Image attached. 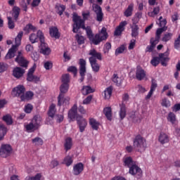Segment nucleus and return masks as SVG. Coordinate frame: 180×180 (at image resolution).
Masks as SVG:
<instances>
[{
  "label": "nucleus",
  "instance_id": "1",
  "mask_svg": "<svg viewBox=\"0 0 180 180\" xmlns=\"http://www.w3.org/2000/svg\"><path fill=\"white\" fill-rule=\"evenodd\" d=\"M80 29L86 30V36L89 41H91L92 44H94V46H98V44H101V41L107 40L109 36L108 34L106 27H103L101 32L95 35L92 32V29H91V27L89 26L85 27V25L83 24L82 26H80Z\"/></svg>",
  "mask_w": 180,
  "mask_h": 180
},
{
  "label": "nucleus",
  "instance_id": "2",
  "mask_svg": "<svg viewBox=\"0 0 180 180\" xmlns=\"http://www.w3.org/2000/svg\"><path fill=\"white\" fill-rule=\"evenodd\" d=\"M82 19L77 15H74L72 20L74 22L73 27H72V32L73 33H78V30L81 29V26L83 25H85V20H88L89 17L91 16V13L87 11L86 13H82Z\"/></svg>",
  "mask_w": 180,
  "mask_h": 180
},
{
  "label": "nucleus",
  "instance_id": "3",
  "mask_svg": "<svg viewBox=\"0 0 180 180\" xmlns=\"http://www.w3.org/2000/svg\"><path fill=\"white\" fill-rule=\"evenodd\" d=\"M43 123V118L40 115H35L31 122L25 125V129L27 131H34L35 130H39L41 127Z\"/></svg>",
  "mask_w": 180,
  "mask_h": 180
},
{
  "label": "nucleus",
  "instance_id": "4",
  "mask_svg": "<svg viewBox=\"0 0 180 180\" xmlns=\"http://www.w3.org/2000/svg\"><path fill=\"white\" fill-rule=\"evenodd\" d=\"M22 37H23V31L18 32V35L15 39V45H13L12 47L8 50V53L6 56V58H13L15 57V53L18 50L20 43L22 42Z\"/></svg>",
  "mask_w": 180,
  "mask_h": 180
},
{
  "label": "nucleus",
  "instance_id": "5",
  "mask_svg": "<svg viewBox=\"0 0 180 180\" xmlns=\"http://www.w3.org/2000/svg\"><path fill=\"white\" fill-rule=\"evenodd\" d=\"M160 61H161V64L163 67H167V63L169 61V58H168V53L167 52L160 53L159 57H153L150 61V64H152L153 67H157V65L160 64Z\"/></svg>",
  "mask_w": 180,
  "mask_h": 180
},
{
  "label": "nucleus",
  "instance_id": "6",
  "mask_svg": "<svg viewBox=\"0 0 180 180\" xmlns=\"http://www.w3.org/2000/svg\"><path fill=\"white\" fill-rule=\"evenodd\" d=\"M38 34L40 36V53L41 54H44V56H49L50 53H51V49L49 48L47 44L44 42V34L41 30H38Z\"/></svg>",
  "mask_w": 180,
  "mask_h": 180
},
{
  "label": "nucleus",
  "instance_id": "7",
  "mask_svg": "<svg viewBox=\"0 0 180 180\" xmlns=\"http://www.w3.org/2000/svg\"><path fill=\"white\" fill-rule=\"evenodd\" d=\"M70 88V84H62L60 86L59 96H58V106H61V105L64 104V94L68 92V89Z\"/></svg>",
  "mask_w": 180,
  "mask_h": 180
},
{
  "label": "nucleus",
  "instance_id": "8",
  "mask_svg": "<svg viewBox=\"0 0 180 180\" xmlns=\"http://www.w3.org/2000/svg\"><path fill=\"white\" fill-rule=\"evenodd\" d=\"M134 146L139 150H146L147 142L141 135H137L134 139Z\"/></svg>",
  "mask_w": 180,
  "mask_h": 180
},
{
  "label": "nucleus",
  "instance_id": "9",
  "mask_svg": "<svg viewBox=\"0 0 180 180\" xmlns=\"http://www.w3.org/2000/svg\"><path fill=\"white\" fill-rule=\"evenodd\" d=\"M12 154V146L9 144H2L0 148V156L6 158Z\"/></svg>",
  "mask_w": 180,
  "mask_h": 180
},
{
  "label": "nucleus",
  "instance_id": "10",
  "mask_svg": "<svg viewBox=\"0 0 180 180\" xmlns=\"http://www.w3.org/2000/svg\"><path fill=\"white\" fill-rule=\"evenodd\" d=\"M79 82H84L85 79V74L86 73V61L84 59H79Z\"/></svg>",
  "mask_w": 180,
  "mask_h": 180
},
{
  "label": "nucleus",
  "instance_id": "11",
  "mask_svg": "<svg viewBox=\"0 0 180 180\" xmlns=\"http://www.w3.org/2000/svg\"><path fill=\"white\" fill-rule=\"evenodd\" d=\"M68 116L70 119V122H75V119L77 120L78 116H82L78 115V105L77 103H75L71 109L68 111Z\"/></svg>",
  "mask_w": 180,
  "mask_h": 180
},
{
  "label": "nucleus",
  "instance_id": "12",
  "mask_svg": "<svg viewBox=\"0 0 180 180\" xmlns=\"http://www.w3.org/2000/svg\"><path fill=\"white\" fill-rule=\"evenodd\" d=\"M94 12L96 13V20L101 23L103 20V12L102 11V7L98 4H95L93 6Z\"/></svg>",
  "mask_w": 180,
  "mask_h": 180
},
{
  "label": "nucleus",
  "instance_id": "13",
  "mask_svg": "<svg viewBox=\"0 0 180 180\" xmlns=\"http://www.w3.org/2000/svg\"><path fill=\"white\" fill-rule=\"evenodd\" d=\"M15 61L20 67H23L24 68H27L28 62L25 57H23V53H22V51H18V56L15 58Z\"/></svg>",
  "mask_w": 180,
  "mask_h": 180
},
{
  "label": "nucleus",
  "instance_id": "14",
  "mask_svg": "<svg viewBox=\"0 0 180 180\" xmlns=\"http://www.w3.org/2000/svg\"><path fill=\"white\" fill-rule=\"evenodd\" d=\"M77 122L80 133H84V131H85V129H86V126L88 125L86 120L82 117V116H78L77 117Z\"/></svg>",
  "mask_w": 180,
  "mask_h": 180
},
{
  "label": "nucleus",
  "instance_id": "15",
  "mask_svg": "<svg viewBox=\"0 0 180 180\" xmlns=\"http://www.w3.org/2000/svg\"><path fill=\"white\" fill-rule=\"evenodd\" d=\"M26 91V89L25 88V86L23 85H18L16 87L13 89L12 91V95L15 96H18L20 98L22 95H25V91Z\"/></svg>",
  "mask_w": 180,
  "mask_h": 180
},
{
  "label": "nucleus",
  "instance_id": "16",
  "mask_svg": "<svg viewBox=\"0 0 180 180\" xmlns=\"http://www.w3.org/2000/svg\"><path fill=\"white\" fill-rule=\"evenodd\" d=\"M129 172L131 174V175H138V178H141V175H143V171L141 170V168H140L136 164L133 165L129 168Z\"/></svg>",
  "mask_w": 180,
  "mask_h": 180
},
{
  "label": "nucleus",
  "instance_id": "17",
  "mask_svg": "<svg viewBox=\"0 0 180 180\" xmlns=\"http://www.w3.org/2000/svg\"><path fill=\"white\" fill-rule=\"evenodd\" d=\"M84 164L82 162L77 163L73 166L72 174L73 175L78 176L84 172Z\"/></svg>",
  "mask_w": 180,
  "mask_h": 180
},
{
  "label": "nucleus",
  "instance_id": "18",
  "mask_svg": "<svg viewBox=\"0 0 180 180\" xmlns=\"http://www.w3.org/2000/svg\"><path fill=\"white\" fill-rule=\"evenodd\" d=\"M89 56H91L89 58V61H91V60H99V61H102V53L96 51L95 49L89 51Z\"/></svg>",
  "mask_w": 180,
  "mask_h": 180
},
{
  "label": "nucleus",
  "instance_id": "19",
  "mask_svg": "<svg viewBox=\"0 0 180 180\" xmlns=\"http://www.w3.org/2000/svg\"><path fill=\"white\" fill-rule=\"evenodd\" d=\"M127 25V21L124 20L121 22L116 27L114 32V36H122V33L124 32V27Z\"/></svg>",
  "mask_w": 180,
  "mask_h": 180
},
{
  "label": "nucleus",
  "instance_id": "20",
  "mask_svg": "<svg viewBox=\"0 0 180 180\" xmlns=\"http://www.w3.org/2000/svg\"><path fill=\"white\" fill-rule=\"evenodd\" d=\"M158 141L160 144H167L169 143V136L165 132H160L158 136Z\"/></svg>",
  "mask_w": 180,
  "mask_h": 180
},
{
  "label": "nucleus",
  "instance_id": "21",
  "mask_svg": "<svg viewBox=\"0 0 180 180\" xmlns=\"http://www.w3.org/2000/svg\"><path fill=\"white\" fill-rule=\"evenodd\" d=\"M136 78L138 81H142V79L146 78V71H144L140 66L136 68Z\"/></svg>",
  "mask_w": 180,
  "mask_h": 180
},
{
  "label": "nucleus",
  "instance_id": "22",
  "mask_svg": "<svg viewBox=\"0 0 180 180\" xmlns=\"http://www.w3.org/2000/svg\"><path fill=\"white\" fill-rule=\"evenodd\" d=\"M122 161L124 167H127V168H130L132 165H134L133 158L130 156L124 157Z\"/></svg>",
  "mask_w": 180,
  "mask_h": 180
},
{
  "label": "nucleus",
  "instance_id": "23",
  "mask_svg": "<svg viewBox=\"0 0 180 180\" xmlns=\"http://www.w3.org/2000/svg\"><path fill=\"white\" fill-rule=\"evenodd\" d=\"M33 96H34L33 91H28L25 92V94L20 96V99L22 102H25V101H30L33 99Z\"/></svg>",
  "mask_w": 180,
  "mask_h": 180
},
{
  "label": "nucleus",
  "instance_id": "24",
  "mask_svg": "<svg viewBox=\"0 0 180 180\" xmlns=\"http://www.w3.org/2000/svg\"><path fill=\"white\" fill-rule=\"evenodd\" d=\"M127 113V110H126V104L124 103L120 104L119 116H120V120H123V119L126 117Z\"/></svg>",
  "mask_w": 180,
  "mask_h": 180
},
{
  "label": "nucleus",
  "instance_id": "25",
  "mask_svg": "<svg viewBox=\"0 0 180 180\" xmlns=\"http://www.w3.org/2000/svg\"><path fill=\"white\" fill-rule=\"evenodd\" d=\"M23 74H25V70L19 67L14 68L13 71V75L15 78H20V77H23Z\"/></svg>",
  "mask_w": 180,
  "mask_h": 180
},
{
  "label": "nucleus",
  "instance_id": "26",
  "mask_svg": "<svg viewBox=\"0 0 180 180\" xmlns=\"http://www.w3.org/2000/svg\"><path fill=\"white\" fill-rule=\"evenodd\" d=\"M49 34L51 37L55 39H60V32H58V28L57 27H52L49 29Z\"/></svg>",
  "mask_w": 180,
  "mask_h": 180
},
{
  "label": "nucleus",
  "instance_id": "27",
  "mask_svg": "<svg viewBox=\"0 0 180 180\" xmlns=\"http://www.w3.org/2000/svg\"><path fill=\"white\" fill-rule=\"evenodd\" d=\"M64 148L66 153L72 148V139L71 137H67L65 139Z\"/></svg>",
  "mask_w": 180,
  "mask_h": 180
},
{
  "label": "nucleus",
  "instance_id": "28",
  "mask_svg": "<svg viewBox=\"0 0 180 180\" xmlns=\"http://www.w3.org/2000/svg\"><path fill=\"white\" fill-rule=\"evenodd\" d=\"M89 63L92 68V71L94 72H99V70H101V65L98 63L97 60L91 59V60L89 61Z\"/></svg>",
  "mask_w": 180,
  "mask_h": 180
},
{
  "label": "nucleus",
  "instance_id": "29",
  "mask_svg": "<svg viewBox=\"0 0 180 180\" xmlns=\"http://www.w3.org/2000/svg\"><path fill=\"white\" fill-rule=\"evenodd\" d=\"M12 16L15 22L19 19V15H20V8L15 6L12 9Z\"/></svg>",
  "mask_w": 180,
  "mask_h": 180
},
{
  "label": "nucleus",
  "instance_id": "30",
  "mask_svg": "<svg viewBox=\"0 0 180 180\" xmlns=\"http://www.w3.org/2000/svg\"><path fill=\"white\" fill-rule=\"evenodd\" d=\"M133 9H134V4H130L128 6L127 8L124 12V15L126 18H130V16H131V15H133Z\"/></svg>",
  "mask_w": 180,
  "mask_h": 180
},
{
  "label": "nucleus",
  "instance_id": "31",
  "mask_svg": "<svg viewBox=\"0 0 180 180\" xmlns=\"http://www.w3.org/2000/svg\"><path fill=\"white\" fill-rule=\"evenodd\" d=\"M30 41L34 44V43H37L39 41V39L40 41V35L39 34V31H37V34L34 33H32L29 37Z\"/></svg>",
  "mask_w": 180,
  "mask_h": 180
},
{
  "label": "nucleus",
  "instance_id": "32",
  "mask_svg": "<svg viewBox=\"0 0 180 180\" xmlns=\"http://www.w3.org/2000/svg\"><path fill=\"white\" fill-rule=\"evenodd\" d=\"M103 113L107 117L108 120L112 121V108L110 107H105L103 109Z\"/></svg>",
  "mask_w": 180,
  "mask_h": 180
},
{
  "label": "nucleus",
  "instance_id": "33",
  "mask_svg": "<svg viewBox=\"0 0 180 180\" xmlns=\"http://www.w3.org/2000/svg\"><path fill=\"white\" fill-rule=\"evenodd\" d=\"M6 133H8V128L5 125H0V141L5 139Z\"/></svg>",
  "mask_w": 180,
  "mask_h": 180
},
{
  "label": "nucleus",
  "instance_id": "34",
  "mask_svg": "<svg viewBox=\"0 0 180 180\" xmlns=\"http://www.w3.org/2000/svg\"><path fill=\"white\" fill-rule=\"evenodd\" d=\"M113 92V86H110L106 88L104 91V96L105 99H110V96H112V93Z\"/></svg>",
  "mask_w": 180,
  "mask_h": 180
},
{
  "label": "nucleus",
  "instance_id": "35",
  "mask_svg": "<svg viewBox=\"0 0 180 180\" xmlns=\"http://www.w3.org/2000/svg\"><path fill=\"white\" fill-rule=\"evenodd\" d=\"M112 81L117 85V86H120L122 85V78L119 77L117 76V74H113L112 77Z\"/></svg>",
  "mask_w": 180,
  "mask_h": 180
},
{
  "label": "nucleus",
  "instance_id": "36",
  "mask_svg": "<svg viewBox=\"0 0 180 180\" xmlns=\"http://www.w3.org/2000/svg\"><path fill=\"white\" fill-rule=\"evenodd\" d=\"M55 8L56 9L57 14L59 15V16H61L65 11V6L58 4L56 6Z\"/></svg>",
  "mask_w": 180,
  "mask_h": 180
},
{
  "label": "nucleus",
  "instance_id": "37",
  "mask_svg": "<svg viewBox=\"0 0 180 180\" xmlns=\"http://www.w3.org/2000/svg\"><path fill=\"white\" fill-rule=\"evenodd\" d=\"M36 30H37V28L30 23L27 24L23 28V31L25 32V33H30V31L36 32Z\"/></svg>",
  "mask_w": 180,
  "mask_h": 180
},
{
  "label": "nucleus",
  "instance_id": "38",
  "mask_svg": "<svg viewBox=\"0 0 180 180\" xmlns=\"http://www.w3.org/2000/svg\"><path fill=\"white\" fill-rule=\"evenodd\" d=\"M3 121L5 122L8 126L13 124V120L12 119V116L10 115L3 116Z\"/></svg>",
  "mask_w": 180,
  "mask_h": 180
},
{
  "label": "nucleus",
  "instance_id": "39",
  "mask_svg": "<svg viewBox=\"0 0 180 180\" xmlns=\"http://www.w3.org/2000/svg\"><path fill=\"white\" fill-rule=\"evenodd\" d=\"M72 162H74L72 158L70 155H68L64 158L62 164H64L65 165H66V167H70L72 164Z\"/></svg>",
  "mask_w": 180,
  "mask_h": 180
},
{
  "label": "nucleus",
  "instance_id": "40",
  "mask_svg": "<svg viewBox=\"0 0 180 180\" xmlns=\"http://www.w3.org/2000/svg\"><path fill=\"white\" fill-rule=\"evenodd\" d=\"M89 124L91 126L93 130H98L99 129V122L94 118L89 120Z\"/></svg>",
  "mask_w": 180,
  "mask_h": 180
},
{
  "label": "nucleus",
  "instance_id": "41",
  "mask_svg": "<svg viewBox=\"0 0 180 180\" xmlns=\"http://www.w3.org/2000/svg\"><path fill=\"white\" fill-rule=\"evenodd\" d=\"M167 120L172 123V124H175V122H176V115L175 113L170 112L167 116Z\"/></svg>",
  "mask_w": 180,
  "mask_h": 180
},
{
  "label": "nucleus",
  "instance_id": "42",
  "mask_svg": "<svg viewBox=\"0 0 180 180\" xmlns=\"http://www.w3.org/2000/svg\"><path fill=\"white\" fill-rule=\"evenodd\" d=\"M92 92H94V90L89 86H84L82 89V94H83V95H88L92 94Z\"/></svg>",
  "mask_w": 180,
  "mask_h": 180
},
{
  "label": "nucleus",
  "instance_id": "43",
  "mask_svg": "<svg viewBox=\"0 0 180 180\" xmlns=\"http://www.w3.org/2000/svg\"><path fill=\"white\" fill-rule=\"evenodd\" d=\"M27 80L29 81V82H39L40 81V78L33 75H27Z\"/></svg>",
  "mask_w": 180,
  "mask_h": 180
},
{
  "label": "nucleus",
  "instance_id": "44",
  "mask_svg": "<svg viewBox=\"0 0 180 180\" xmlns=\"http://www.w3.org/2000/svg\"><path fill=\"white\" fill-rule=\"evenodd\" d=\"M48 115L49 117H54V115H56V105L51 104L50 105Z\"/></svg>",
  "mask_w": 180,
  "mask_h": 180
},
{
  "label": "nucleus",
  "instance_id": "45",
  "mask_svg": "<svg viewBox=\"0 0 180 180\" xmlns=\"http://www.w3.org/2000/svg\"><path fill=\"white\" fill-rule=\"evenodd\" d=\"M75 39L79 46H81V44H85V37H84V36L77 34L75 35Z\"/></svg>",
  "mask_w": 180,
  "mask_h": 180
},
{
  "label": "nucleus",
  "instance_id": "46",
  "mask_svg": "<svg viewBox=\"0 0 180 180\" xmlns=\"http://www.w3.org/2000/svg\"><path fill=\"white\" fill-rule=\"evenodd\" d=\"M174 36V34L171 33V32H166L162 40V41H165V43H167V41H169V40H171L172 39V37Z\"/></svg>",
  "mask_w": 180,
  "mask_h": 180
},
{
  "label": "nucleus",
  "instance_id": "47",
  "mask_svg": "<svg viewBox=\"0 0 180 180\" xmlns=\"http://www.w3.org/2000/svg\"><path fill=\"white\" fill-rule=\"evenodd\" d=\"M131 36L132 37H137L139 36V25H134L131 27Z\"/></svg>",
  "mask_w": 180,
  "mask_h": 180
},
{
  "label": "nucleus",
  "instance_id": "48",
  "mask_svg": "<svg viewBox=\"0 0 180 180\" xmlns=\"http://www.w3.org/2000/svg\"><path fill=\"white\" fill-rule=\"evenodd\" d=\"M41 179V173H37L34 176H27L25 180H40Z\"/></svg>",
  "mask_w": 180,
  "mask_h": 180
},
{
  "label": "nucleus",
  "instance_id": "49",
  "mask_svg": "<svg viewBox=\"0 0 180 180\" xmlns=\"http://www.w3.org/2000/svg\"><path fill=\"white\" fill-rule=\"evenodd\" d=\"M33 144H35V146H43V139L40 137H36L32 139Z\"/></svg>",
  "mask_w": 180,
  "mask_h": 180
},
{
  "label": "nucleus",
  "instance_id": "50",
  "mask_svg": "<svg viewBox=\"0 0 180 180\" xmlns=\"http://www.w3.org/2000/svg\"><path fill=\"white\" fill-rule=\"evenodd\" d=\"M68 72L73 73L74 77H77V74L78 73V69H77V67L75 66H70L68 68Z\"/></svg>",
  "mask_w": 180,
  "mask_h": 180
},
{
  "label": "nucleus",
  "instance_id": "51",
  "mask_svg": "<svg viewBox=\"0 0 180 180\" xmlns=\"http://www.w3.org/2000/svg\"><path fill=\"white\" fill-rule=\"evenodd\" d=\"M8 29H15V22H13V20L12 19V17H8Z\"/></svg>",
  "mask_w": 180,
  "mask_h": 180
},
{
  "label": "nucleus",
  "instance_id": "52",
  "mask_svg": "<svg viewBox=\"0 0 180 180\" xmlns=\"http://www.w3.org/2000/svg\"><path fill=\"white\" fill-rule=\"evenodd\" d=\"M161 105L165 108H169L171 106V101H169V100H167V98H165L162 99Z\"/></svg>",
  "mask_w": 180,
  "mask_h": 180
},
{
  "label": "nucleus",
  "instance_id": "53",
  "mask_svg": "<svg viewBox=\"0 0 180 180\" xmlns=\"http://www.w3.org/2000/svg\"><path fill=\"white\" fill-rule=\"evenodd\" d=\"M174 47L176 50H179L180 49V34L178 37L174 40Z\"/></svg>",
  "mask_w": 180,
  "mask_h": 180
},
{
  "label": "nucleus",
  "instance_id": "54",
  "mask_svg": "<svg viewBox=\"0 0 180 180\" xmlns=\"http://www.w3.org/2000/svg\"><path fill=\"white\" fill-rule=\"evenodd\" d=\"M32 110H33V105H32L31 103H28L25 105V113H32Z\"/></svg>",
  "mask_w": 180,
  "mask_h": 180
},
{
  "label": "nucleus",
  "instance_id": "55",
  "mask_svg": "<svg viewBox=\"0 0 180 180\" xmlns=\"http://www.w3.org/2000/svg\"><path fill=\"white\" fill-rule=\"evenodd\" d=\"M63 84H70V75L65 74L62 76Z\"/></svg>",
  "mask_w": 180,
  "mask_h": 180
},
{
  "label": "nucleus",
  "instance_id": "56",
  "mask_svg": "<svg viewBox=\"0 0 180 180\" xmlns=\"http://www.w3.org/2000/svg\"><path fill=\"white\" fill-rule=\"evenodd\" d=\"M129 99H130V96H129V94H127V93L124 94L122 95V103H124V105H126V103H127V102H129Z\"/></svg>",
  "mask_w": 180,
  "mask_h": 180
},
{
  "label": "nucleus",
  "instance_id": "57",
  "mask_svg": "<svg viewBox=\"0 0 180 180\" xmlns=\"http://www.w3.org/2000/svg\"><path fill=\"white\" fill-rule=\"evenodd\" d=\"M44 67L45 70H51L53 68V63L51 61H47L44 63Z\"/></svg>",
  "mask_w": 180,
  "mask_h": 180
},
{
  "label": "nucleus",
  "instance_id": "58",
  "mask_svg": "<svg viewBox=\"0 0 180 180\" xmlns=\"http://www.w3.org/2000/svg\"><path fill=\"white\" fill-rule=\"evenodd\" d=\"M59 164L60 163L58 162V160L54 159V160H51L50 167H51V168L53 169V168H56V167H58Z\"/></svg>",
  "mask_w": 180,
  "mask_h": 180
},
{
  "label": "nucleus",
  "instance_id": "59",
  "mask_svg": "<svg viewBox=\"0 0 180 180\" xmlns=\"http://www.w3.org/2000/svg\"><path fill=\"white\" fill-rule=\"evenodd\" d=\"M164 32V27L162 28H158L156 31V38L158 39H160V37H161V34H162V32Z\"/></svg>",
  "mask_w": 180,
  "mask_h": 180
},
{
  "label": "nucleus",
  "instance_id": "60",
  "mask_svg": "<svg viewBox=\"0 0 180 180\" xmlns=\"http://www.w3.org/2000/svg\"><path fill=\"white\" fill-rule=\"evenodd\" d=\"M124 52V46H120L119 48H117L115 50V56H119V54H122V53Z\"/></svg>",
  "mask_w": 180,
  "mask_h": 180
},
{
  "label": "nucleus",
  "instance_id": "61",
  "mask_svg": "<svg viewBox=\"0 0 180 180\" xmlns=\"http://www.w3.org/2000/svg\"><path fill=\"white\" fill-rule=\"evenodd\" d=\"M92 101V96H88L84 101H83V105H89L91 103V101Z\"/></svg>",
  "mask_w": 180,
  "mask_h": 180
},
{
  "label": "nucleus",
  "instance_id": "62",
  "mask_svg": "<svg viewBox=\"0 0 180 180\" xmlns=\"http://www.w3.org/2000/svg\"><path fill=\"white\" fill-rule=\"evenodd\" d=\"M136 46V39H131L129 43V50H133Z\"/></svg>",
  "mask_w": 180,
  "mask_h": 180
},
{
  "label": "nucleus",
  "instance_id": "63",
  "mask_svg": "<svg viewBox=\"0 0 180 180\" xmlns=\"http://www.w3.org/2000/svg\"><path fill=\"white\" fill-rule=\"evenodd\" d=\"M31 57L34 61H37L39 60V55L37 52H32Z\"/></svg>",
  "mask_w": 180,
  "mask_h": 180
},
{
  "label": "nucleus",
  "instance_id": "64",
  "mask_svg": "<svg viewBox=\"0 0 180 180\" xmlns=\"http://www.w3.org/2000/svg\"><path fill=\"white\" fill-rule=\"evenodd\" d=\"M25 50L26 51H27V53H32L34 48L32 44H27L25 46Z\"/></svg>",
  "mask_w": 180,
  "mask_h": 180
}]
</instances>
